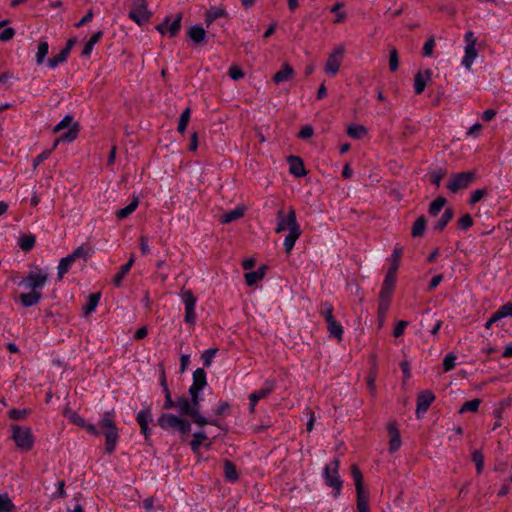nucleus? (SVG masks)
<instances>
[{
    "mask_svg": "<svg viewBox=\"0 0 512 512\" xmlns=\"http://www.w3.org/2000/svg\"><path fill=\"white\" fill-rule=\"evenodd\" d=\"M69 421L81 428H84L89 434L99 436L103 434L105 437V453L112 454L119 442V429L115 422L114 410L104 412L98 422V427L94 424L87 423L86 420L76 412L69 415Z\"/></svg>",
    "mask_w": 512,
    "mask_h": 512,
    "instance_id": "1",
    "label": "nucleus"
},
{
    "mask_svg": "<svg viewBox=\"0 0 512 512\" xmlns=\"http://www.w3.org/2000/svg\"><path fill=\"white\" fill-rule=\"evenodd\" d=\"M157 424L165 431L178 432L182 436H187L191 431V423L187 419L172 413L161 414Z\"/></svg>",
    "mask_w": 512,
    "mask_h": 512,
    "instance_id": "2",
    "label": "nucleus"
},
{
    "mask_svg": "<svg viewBox=\"0 0 512 512\" xmlns=\"http://www.w3.org/2000/svg\"><path fill=\"white\" fill-rule=\"evenodd\" d=\"M339 460L334 459L324 468L323 477L325 484L333 488V496L337 498L342 489L343 481L341 480L339 473Z\"/></svg>",
    "mask_w": 512,
    "mask_h": 512,
    "instance_id": "3",
    "label": "nucleus"
},
{
    "mask_svg": "<svg viewBox=\"0 0 512 512\" xmlns=\"http://www.w3.org/2000/svg\"><path fill=\"white\" fill-rule=\"evenodd\" d=\"M180 297L185 307L184 322L191 326H194L197 320L195 307L197 304V298L193 294L192 290L182 288L180 291Z\"/></svg>",
    "mask_w": 512,
    "mask_h": 512,
    "instance_id": "4",
    "label": "nucleus"
},
{
    "mask_svg": "<svg viewBox=\"0 0 512 512\" xmlns=\"http://www.w3.org/2000/svg\"><path fill=\"white\" fill-rule=\"evenodd\" d=\"M12 438L21 450L29 451L33 447L34 437L30 428L13 425Z\"/></svg>",
    "mask_w": 512,
    "mask_h": 512,
    "instance_id": "5",
    "label": "nucleus"
},
{
    "mask_svg": "<svg viewBox=\"0 0 512 512\" xmlns=\"http://www.w3.org/2000/svg\"><path fill=\"white\" fill-rule=\"evenodd\" d=\"M476 174L473 171H465L453 174L447 183V189L452 193H456L461 189H466L475 180Z\"/></svg>",
    "mask_w": 512,
    "mask_h": 512,
    "instance_id": "6",
    "label": "nucleus"
},
{
    "mask_svg": "<svg viewBox=\"0 0 512 512\" xmlns=\"http://www.w3.org/2000/svg\"><path fill=\"white\" fill-rule=\"evenodd\" d=\"M276 219V233H281L286 230L290 231L293 230L294 228H300L299 224L297 223L296 212L293 207H289L287 214H285L283 210H279Z\"/></svg>",
    "mask_w": 512,
    "mask_h": 512,
    "instance_id": "7",
    "label": "nucleus"
},
{
    "mask_svg": "<svg viewBox=\"0 0 512 512\" xmlns=\"http://www.w3.org/2000/svg\"><path fill=\"white\" fill-rule=\"evenodd\" d=\"M128 16L131 20L141 26L150 20L152 13L147 9L146 0H136Z\"/></svg>",
    "mask_w": 512,
    "mask_h": 512,
    "instance_id": "8",
    "label": "nucleus"
},
{
    "mask_svg": "<svg viewBox=\"0 0 512 512\" xmlns=\"http://www.w3.org/2000/svg\"><path fill=\"white\" fill-rule=\"evenodd\" d=\"M344 55L343 46H338L333 53H331L326 61L324 71L330 75L335 76L341 66Z\"/></svg>",
    "mask_w": 512,
    "mask_h": 512,
    "instance_id": "9",
    "label": "nucleus"
},
{
    "mask_svg": "<svg viewBox=\"0 0 512 512\" xmlns=\"http://www.w3.org/2000/svg\"><path fill=\"white\" fill-rule=\"evenodd\" d=\"M136 421L140 426L141 433L143 434L145 440H149L151 436V429L149 428V424L153 421L150 407L141 409L136 415Z\"/></svg>",
    "mask_w": 512,
    "mask_h": 512,
    "instance_id": "10",
    "label": "nucleus"
},
{
    "mask_svg": "<svg viewBox=\"0 0 512 512\" xmlns=\"http://www.w3.org/2000/svg\"><path fill=\"white\" fill-rule=\"evenodd\" d=\"M47 282V275L40 273H29L26 278H24L20 285H23L26 289H31V291H40L45 286Z\"/></svg>",
    "mask_w": 512,
    "mask_h": 512,
    "instance_id": "11",
    "label": "nucleus"
},
{
    "mask_svg": "<svg viewBox=\"0 0 512 512\" xmlns=\"http://www.w3.org/2000/svg\"><path fill=\"white\" fill-rule=\"evenodd\" d=\"M189 401L193 413V422L195 424H197L200 427H203L207 424L217 425L216 420H208L200 413V402L202 401V398L200 396L191 397Z\"/></svg>",
    "mask_w": 512,
    "mask_h": 512,
    "instance_id": "12",
    "label": "nucleus"
},
{
    "mask_svg": "<svg viewBox=\"0 0 512 512\" xmlns=\"http://www.w3.org/2000/svg\"><path fill=\"white\" fill-rule=\"evenodd\" d=\"M435 400V395L430 390L422 391L417 397L416 417L421 418Z\"/></svg>",
    "mask_w": 512,
    "mask_h": 512,
    "instance_id": "13",
    "label": "nucleus"
},
{
    "mask_svg": "<svg viewBox=\"0 0 512 512\" xmlns=\"http://www.w3.org/2000/svg\"><path fill=\"white\" fill-rule=\"evenodd\" d=\"M397 274H395V267H389L383 281L379 296L391 298L395 288Z\"/></svg>",
    "mask_w": 512,
    "mask_h": 512,
    "instance_id": "14",
    "label": "nucleus"
},
{
    "mask_svg": "<svg viewBox=\"0 0 512 512\" xmlns=\"http://www.w3.org/2000/svg\"><path fill=\"white\" fill-rule=\"evenodd\" d=\"M287 162L289 164L290 173L295 177L300 178L307 174L303 160L299 156L290 155L287 157Z\"/></svg>",
    "mask_w": 512,
    "mask_h": 512,
    "instance_id": "15",
    "label": "nucleus"
},
{
    "mask_svg": "<svg viewBox=\"0 0 512 512\" xmlns=\"http://www.w3.org/2000/svg\"><path fill=\"white\" fill-rule=\"evenodd\" d=\"M387 431H388V434H389V437H390V440H389V452L390 453H394L396 452L400 446H401V437H400V433H399V430L396 426V423H389L388 427H387Z\"/></svg>",
    "mask_w": 512,
    "mask_h": 512,
    "instance_id": "16",
    "label": "nucleus"
},
{
    "mask_svg": "<svg viewBox=\"0 0 512 512\" xmlns=\"http://www.w3.org/2000/svg\"><path fill=\"white\" fill-rule=\"evenodd\" d=\"M275 389V382L274 380H266L263 384V387L260 389L254 391L249 395V400L253 401H259L261 399L266 398L268 395H270Z\"/></svg>",
    "mask_w": 512,
    "mask_h": 512,
    "instance_id": "17",
    "label": "nucleus"
},
{
    "mask_svg": "<svg viewBox=\"0 0 512 512\" xmlns=\"http://www.w3.org/2000/svg\"><path fill=\"white\" fill-rule=\"evenodd\" d=\"M431 71L425 70L424 73L417 72L414 76V92L416 95H420L427 85V82L431 79Z\"/></svg>",
    "mask_w": 512,
    "mask_h": 512,
    "instance_id": "18",
    "label": "nucleus"
},
{
    "mask_svg": "<svg viewBox=\"0 0 512 512\" xmlns=\"http://www.w3.org/2000/svg\"><path fill=\"white\" fill-rule=\"evenodd\" d=\"M42 293L40 291H30L28 293H22L19 296L21 304L28 308L32 307L40 302Z\"/></svg>",
    "mask_w": 512,
    "mask_h": 512,
    "instance_id": "19",
    "label": "nucleus"
},
{
    "mask_svg": "<svg viewBox=\"0 0 512 512\" xmlns=\"http://www.w3.org/2000/svg\"><path fill=\"white\" fill-rule=\"evenodd\" d=\"M294 76V70L293 68L285 63L282 65L281 69L276 72L273 76V81L276 83V84H279V83H282V82H287L289 80H291Z\"/></svg>",
    "mask_w": 512,
    "mask_h": 512,
    "instance_id": "20",
    "label": "nucleus"
},
{
    "mask_svg": "<svg viewBox=\"0 0 512 512\" xmlns=\"http://www.w3.org/2000/svg\"><path fill=\"white\" fill-rule=\"evenodd\" d=\"M454 211L452 208L448 207L444 210L440 219L434 224L433 230L436 232H442L447 224L453 219Z\"/></svg>",
    "mask_w": 512,
    "mask_h": 512,
    "instance_id": "21",
    "label": "nucleus"
},
{
    "mask_svg": "<svg viewBox=\"0 0 512 512\" xmlns=\"http://www.w3.org/2000/svg\"><path fill=\"white\" fill-rule=\"evenodd\" d=\"M175 408L178 409V412L182 416H189L193 420V413L190 406V401L185 396H180L175 400Z\"/></svg>",
    "mask_w": 512,
    "mask_h": 512,
    "instance_id": "22",
    "label": "nucleus"
},
{
    "mask_svg": "<svg viewBox=\"0 0 512 512\" xmlns=\"http://www.w3.org/2000/svg\"><path fill=\"white\" fill-rule=\"evenodd\" d=\"M477 55L478 54H477L476 46H473L472 43L470 45H466L465 46V54L462 59V65L467 70H471L472 64H473L474 60L476 59Z\"/></svg>",
    "mask_w": 512,
    "mask_h": 512,
    "instance_id": "23",
    "label": "nucleus"
},
{
    "mask_svg": "<svg viewBox=\"0 0 512 512\" xmlns=\"http://www.w3.org/2000/svg\"><path fill=\"white\" fill-rule=\"evenodd\" d=\"M266 266H261L255 271L245 273V281L248 286H253L256 282L265 277Z\"/></svg>",
    "mask_w": 512,
    "mask_h": 512,
    "instance_id": "24",
    "label": "nucleus"
},
{
    "mask_svg": "<svg viewBox=\"0 0 512 512\" xmlns=\"http://www.w3.org/2000/svg\"><path fill=\"white\" fill-rule=\"evenodd\" d=\"M301 235V229L300 228H294L293 230H290L288 235L284 239V249L286 253H290L293 249L297 239Z\"/></svg>",
    "mask_w": 512,
    "mask_h": 512,
    "instance_id": "25",
    "label": "nucleus"
},
{
    "mask_svg": "<svg viewBox=\"0 0 512 512\" xmlns=\"http://www.w3.org/2000/svg\"><path fill=\"white\" fill-rule=\"evenodd\" d=\"M244 213H245V207L237 206L235 209H233L227 213H224L221 216V223L228 224L232 221H235V220L243 217Z\"/></svg>",
    "mask_w": 512,
    "mask_h": 512,
    "instance_id": "26",
    "label": "nucleus"
},
{
    "mask_svg": "<svg viewBox=\"0 0 512 512\" xmlns=\"http://www.w3.org/2000/svg\"><path fill=\"white\" fill-rule=\"evenodd\" d=\"M327 330L331 336L335 337L338 340L342 339L343 336V327L342 325L335 319V317L326 321Z\"/></svg>",
    "mask_w": 512,
    "mask_h": 512,
    "instance_id": "27",
    "label": "nucleus"
},
{
    "mask_svg": "<svg viewBox=\"0 0 512 512\" xmlns=\"http://www.w3.org/2000/svg\"><path fill=\"white\" fill-rule=\"evenodd\" d=\"M133 263H134V259H133V257H131L129 259V261L126 264L122 265L120 267V270L115 274V276L113 278V283L116 287L121 286L124 277L130 271Z\"/></svg>",
    "mask_w": 512,
    "mask_h": 512,
    "instance_id": "28",
    "label": "nucleus"
},
{
    "mask_svg": "<svg viewBox=\"0 0 512 512\" xmlns=\"http://www.w3.org/2000/svg\"><path fill=\"white\" fill-rule=\"evenodd\" d=\"M206 32L201 26H192L188 30V37L195 42L196 44H200L205 41Z\"/></svg>",
    "mask_w": 512,
    "mask_h": 512,
    "instance_id": "29",
    "label": "nucleus"
},
{
    "mask_svg": "<svg viewBox=\"0 0 512 512\" xmlns=\"http://www.w3.org/2000/svg\"><path fill=\"white\" fill-rule=\"evenodd\" d=\"M227 13L224 8L220 7H210L206 12L205 22L207 26H209L212 22L220 17L226 16Z\"/></svg>",
    "mask_w": 512,
    "mask_h": 512,
    "instance_id": "30",
    "label": "nucleus"
},
{
    "mask_svg": "<svg viewBox=\"0 0 512 512\" xmlns=\"http://www.w3.org/2000/svg\"><path fill=\"white\" fill-rule=\"evenodd\" d=\"M427 225V220L424 215L419 216L416 221L414 222L412 229H411V235L412 237H421L423 236L425 229Z\"/></svg>",
    "mask_w": 512,
    "mask_h": 512,
    "instance_id": "31",
    "label": "nucleus"
},
{
    "mask_svg": "<svg viewBox=\"0 0 512 512\" xmlns=\"http://www.w3.org/2000/svg\"><path fill=\"white\" fill-rule=\"evenodd\" d=\"M100 293H91L89 296H88V300L86 302V304L83 306V313L84 315H89L91 314L97 307L98 303H99V300H100Z\"/></svg>",
    "mask_w": 512,
    "mask_h": 512,
    "instance_id": "32",
    "label": "nucleus"
},
{
    "mask_svg": "<svg viewBox=\"0 0 512 512\" xmlns=\"http://www.w3.org/2000/svg\"><path fill=\"white\" fill-rule=\"evenodd\" d=\"M138 205H139V199H138V197L135 196L133 198V200L127 206H125L122 209H119L116 212L117 218L124 219V218L128 217L130 214H132L137 209Z\"/></svg>",
    "mask_w": 512,
    "mask_h": 512,
    "instance_id": "33",
    "label": "nucleus"
},
{
    "mask_svg": "<svg viewBox=\"0 0 512 512\" xmlns=\"http://www.w3.org/2000/svg\"><path fill=\"white\" fill-rule=\"evenodd\" d=\"M224 475L226 480L230 482H236L239 478L236 466L233 462L225 460L224 462Z\"/></svg>",
    "mask_w": 512,
    "mask_h": 512,
    "instance_id": "34",
    "label": "nucleus"
},
{
    "mask_svg": "<svg viewBox=\"0 0 512 512\" xmlns=\"http://www.w3.org/2000/svg\"><path fill=\"white\" fill-rule=\"evenodd\" d=\"M447 200L446 198L439 196L434 201H432L429 205L428 213L432 217H436L439 212L444 208Z\"/></svg>",
    "mask_w": 512,
    "mask_h": 512,
    "instance_id": "35",
    "label": "nucleus"
},
{
    "mask_svg": "<svg viewBox=\"0 0 512 512\" xmlns=\"http://www.w3.org/2000/svg\"><path fill=\"white\" fill-rule=\"evenodd\" d=\"M92 254V250H91V247L87 244H82L80 245L79 247H77L70 255V257H72V259L74 260V262L76 261V259H79V258H83V259H87L88 257H90Z\"/></svg>",
    "mask_w": 512,
    "mask_h": 512,
    "instance_id": "36",
    "label": "nucleus"
},
{
    "mask_svg": "<svg viewBox=\"0 0 512 512\" xmlns=\"http://www.w3.org/2000/svg\"><path fill=\"white\" fill-rule=\"evenodd\" d=\"M73 264L74 260L72 259V257H70V255H67L66 257L60 260L59 265L57 267L59 280H61L64 274L70 270Z\"/></svg>",
    "mask_w": 512,
    "mask_h": 512,
    "instance_id": "37",
    "label": "nucleus"
},
{
    "mask_svg": "<svg viewBox=\"0 0 512 512\" xmlns=\"http://www.w3.org/2000/svg\"><path fill=\"white\" fill-rule=\"evenodd\" d=\"M77 124H75L74 127L70 128L66 133H64L63 135L60 136V138H58L54 145H53V148L52 149H55L57 147V145L59 144V142H72L74 141L77 136H78V128H77Z\"/></svg>",
    "mask_w": 512,
    "mask_h": 512,
    "instance_id": "38",
    "label": "nucleus"
},
{
    "mask_svg": "<svg viewBox=\"0 0 512 512\" xmlns=\"http://www.w3.org/2000/svg\"><path fill=\"white\" fill-rule=\"evenodd\" d=\"M192 385H196L202 389L207 385L206 372L203 368H197L194 371Z\"/></svg>",
    "mask_w": 512,
    "mask_h": 512,
    "instance_id": "39",
    "label": "nucleus"
},
{
    "mask_svg": "<svg viewBox=\"0 0 512 512\" xmlns=\"http://www.w3.org/2000/svg\"><path fill=\"white\" fill-rule=\"evenodd\" d=\"M347 134L354 139H360L367 134V129L363 125H350L347 128Z\"/></svg>",
    "mask_w": 512,
    "mask_h": 512,
    "instance_id": "40",
    "label": "nucleus"
},
{
    "mask_svg": "<svg viewBox=\"0 0 512 512\" xmlns=\"http://www.w3.org/2000/svg\"><path fill=\"white\" fill-rule=\"evenodd\" d=\"M207 439L204 431H199L193 434V439L190 441V447L193 452H198L203 441Z\"/></svg>",
    "mask_w": 512,
    "mask_h": 512,
    "instance_id": "41",
    "label": "nucleus"
},
{
    "mask_svg": "<svg viewBox=\"0 0 512 512\" xmlns=\"http://www.w3.org/2000/svg\"><path fill=\"white\" fill-rule=\"evenodd\" d=\"M49 45L47 41H40L38 44V49L36 53V63L38 65L42 64L48 55Z\"/></svg>",
    "mask_w": 512,
    "mask_h": 512,
    "instance_id": "42",
    "label": "nucleus"
},
{
    "mask_svg": "<svg viewBox=\"0 0 512 512\" xmlns=\"http://www.w3.org/2000/svg\"><path fill=\"white\" fill-rule=\"evenodd\" d=\"M446 175V170L443 168H437L428 173V177L432 184L439 186L443 177Z\"/></svg>",
    "mask_w": 512,
    "mask_h": 512,
    "instance_id": "43",
    "label": "nucleus"
},
{
    "mask_svg": "<svg viewBox=\"0 0 512 512\" xmlns=\"http://www.w3.org/2000/svg\"><path fill=\"white\" fill-rule=\"evenodd\" d=\"M191 117V110L190 108H186L180 115L179 123L177 130L179 133L183 134L186 130V127L189 123Z\"/></svg>",
    "mask_w": 512,
    "mask_h": 512,
    "instance_id": "44",
    "label": "nucleus"
},
{
    "mask_svg": "<svg viewBox=\"0 0 512 512\" xmlns=\"http://www.w3.org/2000/svg\"><path fill=\"white\" fill-rule=\"evenodd\" d=\"M480 404H481L480 399H473V400L467 401L460 407L459 413L463 414L466 412H477Z\"/></svg>",
    "mask_w": 512,
    "mask_h": 512,
    "instance_id": "45",
    "label": "nucleus"
},
{
    "mask_svg": "<svg viewBox=\"0 0 512 512\" xmlns=\"http://www.w3.org/2000/svg\"><path fill=\"white\" fill-rule=\"evenodd\" d=\"M15 509V505L9 496L4 493H0V512H12Z\"/></svg>",
    "mask_w": 512,
    "mask_h": 512,
    "instance_id": "46",
    "label": "nucleus"
},
{
    "mask_svg": "<svg viewBox=\"0 0 512 512\" xmlns=\"http://www.w3.org/2000/svg\"><path fill=\"white\" fill-rule=\"evenodd\" d=\"M36 239L34 235H24L19 240V246L24 251H30L35 245Z\"/></svg>",
    "mask_w": 512,
    "mask_h": 512,
    "instance_id": "47",
    "label": "nucleus"
},
{
    "mask_svg": "<svg viewBox=\"0 0 512 512\" xmlns=\"http://www.w3.org/2000/svg\"><path fill=\"white\" fill-rule=\"evenodd\" d=\"M343 6H344V4L342 2H337L336 4H334L330 8V11L332 13L336 14V18L334 19V23H342L347 18V14L345 12L341 11V8Z\"/></svg>",
    "mask_w": 512,
    "mask_h": 512,
    "instance_id": "48",
    "label": "nucleus"
},
{
    "mask_svg": "<svg viewBox=\"0 0 512 512\" xmlns=\"http://www.w3.org/2000/svg\"><path fill=\"white\" fill-rule=\"evenodd\" d=\"M68 56L69 55L66 52L61 50L57 55L48 59L47 65L52 69L56 68L59 64L64 63L67 60Z\"/></svg>",
    "mask_w": 512,
    "mask_h": 512,
    "instance_id": "49",
    "label": "nucleus"
},
{
    "mask_svg": "<svg viewBox=\"0 0 512 512\" xmlns=\"http://www.w3.org/2000/svg\"><path fill=\"white\" fill-rule=\"evenodd\" d=\"M182 15L178 14L172 23L168 24V34L170 38L175 37L181 29Z\"/></svg>",
    "mask_w": 512,
    "mask_h": 512,
    "instance_id": "50",
    "label": "nucleus"
},
{
    "mask_svg": "<svg viewBox=\"0 0 512 512\" xmlns=\"http://www.w3.org/2000/svg\"><path fill=\"white\" fill-rule=\"evenodd\" d=\"M472 461L476 465L477 474H480L483 471L484 467V455L480 450H475L472 453Z\"/></svg>",
    "mask_w": 512,
    "mask_h": 512,
    "instance_id": "51",
    "label": "nucleus"
},
{
    "mask_svg": "<svg viewBox=\"0 0 512 512\" xmlns=\"http://www.w3.org/2000/svg\"><path fill=\"white\" fill-rule=\"evenodd\" d=\"M333 311H334V308H333L331 303H329L327 301L321 303L320 309H319V313H320L321 316L324 317L325 321H327V320H329V319L334 317L333 316Z\"/></svg>",
    "mask_w": 512,
    "mask_h": 512,
    "instance_id": "52",
    "label": "nucleus"
},
{
    "mask_svg": "<svg viewBox=\"0 0 512 512\" xmlns=\"http://www.w3.org/2000/svg\"><path fill=\"white\" fill-rule=\"evenodd\" d=\"M399 67L398 51L392 48L389 53V69L395 72Z\"/></svg>",
    "mask_w": 512,
    "mask_h": 512,
    "instance_id": "53",
    "label": "nucleus"
},
{
    "mask_svg": "<svg viewBox=\"0 0 512 512\" xmlns=\"http://www.w3.org/2000/svg\"><path fill=\"white\" fill-rule=\"evenodd\" d=\"M496 317L502 319L505 317H512V303H506L502 305L497 311H496Z\"/></svg>",
    "mask_w": 512,
    "mask_h": 512,
    "instance_id": "54",
    "label": "nucleus"
},
{
    "mask_svg": "<svg viewBox=\"0 0 512 512\" xmlns=\"http://www.w3.org/2000/svg\"><path fill=\"white\" fill-rule=\"evenodd\" d=\"M216 353H217V349H215V348H210V349L205 350L201 355L203 365L206 367L210 366L212 359L214 358Z\"/></svg>",
    "mask_w": 512,
    "mask_h": 512,
    "instance_id": "55",
    "label": "nucleus"
},
{
    "mask_svg": "<svg viewBox=\"0 0 512 512\" xmlns=\"http://www.w3.org/2000/svg\"><path fill=\"white\" fill-rule=\"evenodd\" d=\"M391 298L379 296L378 313L379 316H385L390 306Z\"/></svg>",
    "mask_w": 512,
    "mask_h": 512,
    "instance_id": "56",
    "label": "nucleus"
},
{
    "mask_svg": "<svg viewBox=\"0 0 512 512\" xmlns=\"http://www.w3.org/2000/svg\"><path fill=\"white\" fill-rule=\"evenodd\" d=\"M473 225V219L469 214H465L458 220V228L461 230H468Z\"/></svg>",
    "mask_w": 512,
    "mask_h": 512,
    "instance_id": "57",
    "label": "nucleus"
},
{
    "mask_svg": "<svg viewBox=\"0 0 512 512\" xmlns=\"http://www.w3.org/2000/svg\"><path fill=\"white\" fill-rule=\"evenodd\" d=\"M29 413L28 409H12L9 411V417L13 420H23Z\"/></svg>",
    "mask_w": 512,
    "mask_h": 512,
    "instance_id": "58",
    "label": "nucleus"
},
{
    "mask_svg": "<svg viewBox=\"0 0 512 512\" xmlns=\"http://www.w3.org/2000/svg\"><path fill=\"white\" fill-rule=\"evenodd\" d=\"M228 75L230 76L231 79L237 81L244 77V72L239 66L232 65L229 67Z\"/></svg>",
    "mask_w": 512,
    "mask_h": 512,
    "instance_id": "59",
    "label": "nucleus"
},
{
    "mask_svg": "<svg viewBox=\"0 0 512 512\" xmlns=\"http://www.w3.org/2000/svg\"><path fill=\"white\" fill-rule=\"evenodd\" d=\"M455 360V355L452 353L447 354L443 360V370L445 372L451 371L455 367Z\"/></svg>",
    "mask_w": 512,
    "mask_h": 512,
    "instance_id": "60",
    "label": "nucleus"
},
{
    "mask_svg": "<svg viewBox=\"0 0 512 512\" xmlns=\"http://www.w3.org/2000/svg\"><path fill=\"white\" fill-rule=\"evenodd\" d=\"M73 121V117L70 115H66L54 128L53 132L57 133L65 128H69Z\"/></svg>",
    "mask_w": 512,
    "mask_h": 512,
    "instance_id": "61",
    "label": "nucleus"
},
{
    "mask_svg": "<svg viewBox=\"0 0 512 512\" xmlns=\"http://www.w3.org/2000/svg\"><path fill=\"white\" fill-rule=\"evenodd\" d=\"M352 477L354 479L355 488L363 487L362 473L356 465L352 466Z\"/></svg>",
    "mask_w": 512,
    "mask_h": 512,
    "instance_id": "62",
    "label": "nucleus"
},
{
    "mask_svg": "<svg viewBox=\"0 0 512 512\" xmlns=\"http://www.w3.org/2000/svg\"><path fill=\"white\" fill-rule=\"evenodd\" d=\"M435 47V40L433 37L429 38L423 46L422 55L424 57H429L433 53V49Z\"/></svg>",
    "mask_w": 512,
    "mask_h": 512,
    "instance_id": "63",
    "label": "nucleus"
},
{
    "mask_svg": "<svg viewBox=\"0 0 512 512\" xmlns=\"http://www.w3.org/2000/svg\"><path fill=\"white\" fill-rule=\"evenodd\" d=\"M486 194V190L485 189H477L475 190L472 194H471V197L469 199V204L470 205H474L476 204L477 202H479L482 197Z\"/></svg>",
    "mask_w": 512,
    "mask_h": 512,
    "instance_id": "64",
    "label": "nucleus"
}]
</instances>
